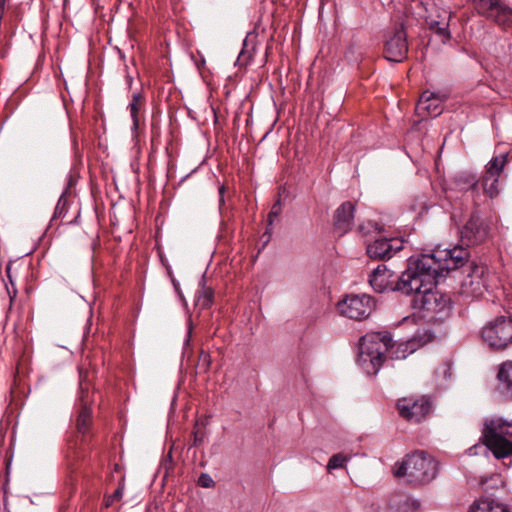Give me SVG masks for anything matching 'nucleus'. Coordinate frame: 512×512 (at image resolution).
Returning <instances> with one entry per match:
<instances>
[{"label":"nucleus","mask_w":512,"mask_h":512,"mask_svg":"<svg viewBox=\"0 0 512 512\" xmlns=\"http://www.w3.org/2000/svg\"><path fill=\"white\" fill-rule=\"evenodd\" d=\"M438 276L421 267L408 262L407 269L402 272L395 289L403 294H416L415 304L422 310L428 312H440L444 310L448 299L434 290Z\"/></svg>","instance_id":"nucleus-1"},{"label":"nucleus","mask_w":512,"mask_h":512,"mask_svg":"<svg viewBox=\"0 0 512 512\" xmlns=\"http://www.w3.org/2000/svg\"><path fill=\"white\" fill-rule=\"evenodd\" d=\"M465 245L455 246L452 249L435 248L430 254H422L420 257L409 259L410 263L418 265L424 271L444 276L450 270L462 267L470 257V252Z\"/></svg>","instance_id":"nucleus-2"},{"label":"nucleus","mask_w":512,"mask_h":512,"mask_svg":"<svg viewBox=\"0 0 512 512\" xmlns=\"http://www.w3.org/2000/svg\"><path fill=\"white\" fill-rule=\"evenodd\" d=\"M438 471L436 460L425 451H416L406 455L397 462L393 468L396 477H406L410 483H428L432 481Z\"/></svg>","instance_id":"nucleus-3"},{"label":"nucleus","mask_w":512,"mask_h":512,"mask_svg":"<svg viewBox=\"0 0 512 512\" xmlns=\"http://www.w3.org/2000/svg\"><path fill=\"white\" fill-rule=\"evenodd\" d=\"M391 341L389 334L380 332L368 333L360 339L357 362L365 373L377 374L385 360Z\"/></svg>","instance_id":"nucleus-4"},{"label":"nucleus","mask_w":512,"mask_h":512,"mask_svg":"<svg viewBox=\"0 0 512 512\" xmlns=\"http://www.w3.org/2000/svg\"><path fill=\"white\" fill-rule=\"evenodd\" d=\"M486 446L498 459L512 456V421L502 418H491L485 422L483 431Z\"/></svg>","instance_id":"nucleus-5"},{"label":"nucleus","mask_w":512,"mask_h":512,"mask_svg":"<svg viewBox=\"0 0 512 512\" xmlns=\"http://www.w3.org/2000/svg\"><path fill=\"white\" fill-rule=\"evenodd\" d=\"M483 341L494 350H504L512 344V317L499 316L482 328Z\"/></svg>","instance_id":"nucleus-6"},{"label":"nucleus","mask_w":512,"mask_h":512,"mask_svg":"<svg viewBox=\"0 0 512 512\" xmlns=\"http://www.w3.org/2000/svg\"><path fill=\"white\" fill-rule=\"evenodd\" d=\"M487 279V267L484 264L472 262L461 281L459 294L467 300H474L483 296L488 289Z\"/></svg>","instance_id":"nucleus-7"},{"label":"nucleus","mask_w":512,"mask_h":512,"mask_svg":"<svg viewBox=\"0 0 512 512\" xmlns=\"http://www.w3.org/2000/svg\"><path fill=\"white\" fill-rule=\"evenodd\" d=\"M374 307L373 298L367 294L347 295L338 303L340 314L353 320L367 318L372 313Z\"/></svg>","instance_id":"nucleus-8"},{"label":"nucleus","mask_w":512,"mask_h":512,"mask_svg":"<svg viewBox=\"0 0 512 512\" xmlns=\"http://www.w3.org/2000/svg\"><path fill=\"white\" fill-rule=\"evenodd\" d=\"M477 12L498 25H512V9L501 0H473Z\"/></svg>","instance_id":"nucleus-9"},{"label":"nucleus","mask_w":512,"mask_h":512,"mask_svg":"<svg viewBox=\"0 0 512 512\" xmlns=\"http://www.w3.org/2000/svg\"><path fill=\"white\" fill-rule=\"evenodd\" d=\"M397 409L404 419L419 423L429 415L432 404L429 398L425 396L419 398L407 397L398 400Z\"/></svg>","instance_id":"nucleus-10"},{"label":"nucleus","mask_w":512,"mask_h":512,"mask_svg":"<svg viewBox=\"0 0 512 512\" xmlns=\"http://www.w3.org/2000/svg\"><path fill=\"white\" fill-rule=\"evenodd\" d=\"M489 227L475 211L460 229V242L466 247L483 243L488 237Z\"/></svg>","instance_id":"nucleus-11"},{"label":"nucleus","mask_w":512,"mask_h":512,"mask_svg":"<svg viewBox=\"0 0 512 512\" xmlns=\"http://www.w3.org/2000/svg\"><path fill=\"white\" fill-rule=\"evenodd\" d=\"M408 54V42L403 26L396 27L387 35L384 47L385 58L392 62H402Z\"/></svg>","instance_id":"nucleus-12"},{"label":"nucleus","mask_w":512,"mask_h":512,"mask_svg":"<svg viewBox=\"0 0 512 512\" xmlns=\"http://www.w3.org/2000/svg\"><path fill=\"white\" fill-rule=\"evenodd\" d=\"M403 243L401 238H380L368 244L366 251L372 259L385 260L400 251L403 248Z\"/></svg>","instance_id":"nucleus-13"},{"label":"nucleus","mask_w":512,"mask_h":512,"mask_svg":"<svg viewBox=\"0 0 512 512\" xmlns=\"http://www.w3.org/2000/svg\"><path fill=\"white\" fill-rule=\"evenodd\" d=\"M80 392L78 396V401L80 405V410L76 419V427L79 433L85 434L88 431L89 424L91 421V407H90V398L88 385L85 384V378L83 376L82 371H80Z\"/></svg>","instance_id":"nucleus-14"},{"label":"nucleus","mask_w":512,"mask_h":512,"mask_svg":"<svg viewBox=\"0 0 512 512\" xmlns=\"http://www.w3.org/2000/svg\"><path fill=\"white\" fill-rule=\"evenodd\" d=\"M451 12L442 9L436 17L429 13L426 16V22L431 31H433L442 43H446L450 39L449 21Z\"/></svg>","instance_id":"nucleus-15"},{"label":"nucleus","mask_w":512,"mask_h":512,"mask_svg":"<svg viewBox=\"0 0 512 512\" xmlns=\"http://www.w3.org/2000/svg\"><path fill=\"white\" fill-rule=\"evenodd\" d=\"M441 103L442 100L435 93L425 91L419 98L416 111L420 116L427 114L432 117H437L443 111Z\"/></svg>","instance_id":"nucleus-16"},{"label":"nucleus","mask_w":512,"mask_h":512,"mask_svg":"<svg viewBox=\"0 0 512 512\" xmlns=\"http://www.w3.org/2000/svg\"><path fill=\"white\" fill-rule=\"evenodd\" d=\"M392 273L387 269L385 264H379L369 276V283L373 290L378 293H383L387 290L397 291L395 286H391L390 278Z\"/></svg>","instance_id":"nucleus-17"},{"label":"nucleus","mask_w":512,"mask_h":512,"mask_svg":"<svg viewBox=\"0 0 512 512\" xmlns=\"http://www.w3.org/2000/svg\"><path fill=\"white\" fill-rule=\"evenodd\" d=\"M354 219V205L351 202L341 204L334 215L335 228L341 234H345L351 230Z\"/></svg>","instance_id":"nucleus-18"},{"label":"nucleus","mask_w":512,"mask_h":512,"mask_svg":"<svg viewBox=\"0 0 512 512\" xmlns=\"http://www.w3.org/2000/svg\"><path fill=\"white\" fill-rule=\"evenodd\" d=\"M497 378L499 381V391L505 397L512 399V361H506L501 364Z\"/></svg>","instance_id":"nucleus-19"},{"label":"nucleus","mask_w":512,"mask_h":512,"mask_svg":"<svg viewBox=\"0 0 512 512\" xmlns=\"http://www.w3.org/2000/svg\"><path fill=\"white\" fill-rule=\"evenodd\" d=\"M420 346V342L415 338L398 343L397 345H393L391 341L387 353L391 359H405L408 355L415 352Z\"/></svg>","instance_id":"nucleus-20"},{"label":"nucleus","mask_w":512,"mask_h":512,"mask_svg":"<svg viewBox=\"0 0 512 512\" xmlns=\"http://www.w3.org/2000/svg\"><path fill=\"white\" fill-rule=\"evenodd\" d=\"M469 512H511L507 505L490 497H483L475 501Z\"/></svg>","instance_id":"nucleus-21"},{"label":"nucleus","mask_w":512,"mask_h":512,"mask_svg":"<svg viewBox=\"0 0 512 512\" xmlns=\"http://www.w3.org/2000/svg\"><path fill=\"white\" fill-rule=\"evenodd\" d=\"M510 158L509 153H503L493 157L486 165L485 174L483 177H500L505 165L508 163Z\"/></svg>","instance_id":"nucleus-22"},{"label":"nucleus","mask_w":512,"mask_h":512,"mask_svg":"<svg viewBox=\"0 0 512 512\" xmlns=\"http://www.w3.org/2000/svg\"><path fill=\"white\" fill-rule=\"evenodd\" d=\"M144 103V96L143 94L137 92L133 93L131 102L128 104L127 109L130 112V117L132 119L133 125L132 130L137 131L139 127V111Z\"/></svg>","instance_id":"nucleus-23"},{"label":"nucleus","mask_w":512,"mask_h":512,"mask_svg":"<svg viewBox=\"0 0 512 512\" xmlns=\"http://www.w3.org/2000/svg\"><path fill=\"white\" fill-rule=\"evenodd\" d=\"M281 212H282V204H281V200L278 199L272 205L271 210H270V212L268 214L267 228H266V231L262 235V239L264 241V244H267L270 241V238H271V235H272V231H273L274 221L278 218V216L281 214Z\"/></svg>","instance_id":"nucleus-24"},{"label":"nucleus","mask_w":512,"mask_h":512,"mask_svg":"<svg viewBox=\"0 0 512 512\" xmlns=\"http://www.w3.org/2000/svg\"><path fill=\"white\" fill-rule=\"evenodd\" d=\"M482 186L487 195L491 198L499 194V177H482Z\"/></svg>","instance_id":"nucleus-25"},{"label":"nucleus","mask_w":512,"mask_h":512,"mask_svg":"<svg viewBox=\"0 0 512 512\" xmlns=\"http://www.w3.org/2000/svg\"><path fill=\"white\" fill-rule=\"evenodd\" d=\"M347 461L348 457H346L345 455L341 453L335 454L330 458L327 464V469L330 471L342 468Z\"/></svg>","instance_id":"nucleus-26"},{"label":"nucleus","mask_w":512,"mask_h":512,"mask_svg":"<svg viewBox=\"0 0 512 512\" xmlns=\"http://www.w3.org/2000/svg\"><path fill=\"white\" fill-rule=\"evenodd\" d=\"M66 193H67V191H64L61 194L60 198L58 199V202L56 204L55 211H54L55 218L63 217L66 213V205H67Z\"/></svg>","instance_id":"nucleus-27"},{"label":"nucleus","mask_w":512,"mask_h":512,"mask_svg":"<svg viewBox=\"0 0 512 512\" xmlns=\"http://www.w3.org/2000/svg\"><path fill=\"white\" fill-rule=\"evenodd\" d=\"M123 493H124V488L123 486H119L113 494L109 495L108 497H106L105 499V506L106 507H110L115 501H118L122 498L123 496Z\"/></svg>","instance_id":"nucleus-28"},{"label":"nucleus","mask_w":512,"mask_h":512,"mask_svg":"<svg viewBox=\"0 0 512 512\" xmlns=\"http://www.w3.org/2000/svg\"><path fill=\"white\" fill-rule=\"evenodd\" d=\"M198 483L200 486H202L204 488H209L214 485L213 479L211 478L210 475H208L206 473H203L200 475V477L198 479Z\"/></svg>","instance_id":"nucleus-29"},{"label":"nucleus","mask_w":512,"mask_h":512,"mask_svg":"<svg viewBox=\"0 0 512 512\" xmlns=\"http://www.w3.org/2000/svg\"><path fill=\"white\" fill-rule=\"evenodd\" d=\"M199 360L201 362V365H202L204 371H207L210 366V355L204 351H201Z\"/></svg>","instance_id":"nucleus-30"},{"label":"nucleus","mask_w":512,"mask_h":512,"mask_svg":"<svg viewBox=\"0 0 512 512\" xmlns=\"http://www.w3.org/2000/svg\"><path fill=\"white\" fill-rule=\"evenodd\" d=\"M204 432L195 430L193 432V444L195 446L200 445L204 441Z\"/></svg>","instance_id":"nucleus-31"},{"label":"nucleus","mask_w":512,"mask_h":512,"mask_svg":"<svg viewBox=\"0 0 512 512\" xmlns=\"http://www.w3.org/2000/svg\"><path fill=\"white\" fill-rule=\"evenodd\" d=\"M200 293L203 294L204 297L203 305H209L212 298V292L210 290L202 289L201 291H199V294Z\"/></svg>","instance_id":"nucleus-32"},{"label":"nucleus","mask_w":512,"mask_h":512,"mask_svg":"<svg viewBox=\"0 0 512 512\" xmlns=\"http://www.w3.org/2000/svg\"><path fill=\"white\" fill-rule=\"evenodd\" d=\"M404 507L411 508V512H419V510H418L419 503L417 501L406 500L405 503H404Z\"/></svg>","instance_id":"nucleus-33"},{"label":"nucleus","mask_w":512,"mask_h":512,"mask_svg":"<svg viewBox=\"0 0 512 512\" xmlns=\"http://www.w3.org/2000/svg\"><path fill=\"white\" fill-rule=\"evenodd\" d=\"M224 193H225V186L221 185L219 187V209L221 210L224 205Z\"/></svg>","instance_id":"nucleus-34"},{"label":"nucleus","mask_w":512,"mask_h":512,"mask_svg":"<svg viewBox=\"0 0 512 512\" xmlns=\"http://www.w3.org/2000/svg\"><path fill=\"white\" fill-rule=\"evenodd\" d=\"M132 83H133V77L131 75L127 74L126 75V84H127L128 88H131Z\"/></svg>","instance_id":"nucleus-35"},{"label":"nucleus","mask_w":512,"mask_h":512,"mask_svg":"<svg viewBox=\"0 0 512 512\" xmlns=\"http://www.w3.org/2000/svg\"><path fill=\"white\" fill-rule=\"evenodd\" d=\"M415 319H416V317L413 315V316L405 317V318L403 319V321H404V322H410V321L414 322V321H415Z\"/></svg>","instance_id":"nucleus-36"},{"label":"nucleus","mask_w":512,"mask_h":512,"mask_svg":"<svg viewBox=\"0 0 512 512\" xmlns=\"http://www.w3.org/2000/svg\"><path fill=\"white\" fill-rule=\"evenodd\" d=\"M246 56V52L244 50L241 51V53L239 54L238 56V59L237 61H242L244 59V57Z\"/></svg>","instance_id":"nucleus-37"},{"label":"nucleus","mask_w":512,"mask_h":512,"mask_svg":"<svg viewBox=\"0 0 512 512\" xmlns=\"http://www.w3.org/2000/svg\"><path fill=\"white\" fill-rule=\"evenodd\" d=\"M190 334H191V327H189L187 338L185 340V344H187V345L189 344V341H190Z\"/></svg>","instance_id":"nucleus-38"},{"label":"nucleus","mask_w":512,"mask_h":512,"mask_svg":"<svg viewBox=\"0 0 512 512\" xmlns=\"http://www.w3.org/2000/svg\"><path fill=\"white\" fill-rule=\"evenodd\" d=\"M6 272H7L8 278H9V280H10V283H11V284H13L12 279H11V276H10V266H7V268H6Z\"/></svg>","instance_id":"nucleus-39"}]
</instances>
